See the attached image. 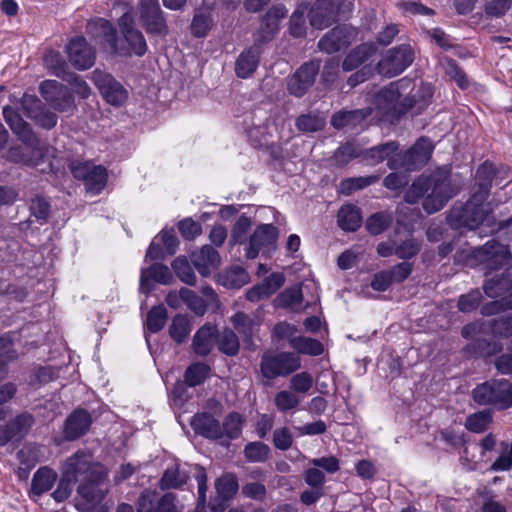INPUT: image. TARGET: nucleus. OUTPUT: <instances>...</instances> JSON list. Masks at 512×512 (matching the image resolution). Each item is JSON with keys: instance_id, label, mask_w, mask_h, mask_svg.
<instances>
[{"instance_id": "47", "label": "nucleus", "mask_w": 512, "mask_h": 512, "mask_svg": "<svg viewBox=\"0 0 512 512\" xmlns=\"http://www.w3.org/2000/svg\"><path fill=\"white\" fill-rule=\"evenodd\" d=\"M172 268L182 282L188 285H195L196 276L185 258L177 257L172 263Z\"/></svg>"}, {"instance_id": "28", "label": "nucleus", "mask_w": 512, "mask_h": 512, "mask_svg": "<svg viewBox=\"0 0 512 512\" xmlns=\"http://www.w3.org/2000/svg\"><path fill=\"white\" fill-rule=\"evenodd\" d=\"M483 250L487 255L488 266L492 269H497L511 260V254L507 246L494 240L488 241L484 245Z\"/></svg>"}, {"instance_id": "34", "label": "nucleus", "mask_w": 512, "mask_h": 512, "mask_svg": "<svg viewBox=\"0 0 512 512\" xmlns=\"http://www.w3.org/2000/svg\"><path fill=\"white\" fill-rule=\"evenodd\" d=\"M291 347L298 353L312 356L321 355L324 351L323 345L318 340L303 336L291 339Z\"/></svg>"}, {"instance_id": "7", "label": "nucleus", "mask_w": 512, "mask_h": 512, "mask_svg": "<svg viewBox=\"0 0 512 512\" xmlns=\"http://www.w3.org/2000/svg\"><path fill=\"white\" fill-rule=\"evenodd\" d=\"M351 10V3L340 0H317L309 12L310 24L324 29L333 24L342 13Z\"/></svg>"}, {"instance_id": "58", "label": "nucleus", "mask_w": 512, "mask_h": 512, "mask_svg": "<svg viewBox=\"0 0 512 512\" xmlns=\"http://www.w3.org/2000/svg\"><path fill=\"white\" fill-rule=\"evenodd\" d=\"M323 125V119L312 113L301 115L296 119L297 128L303 132L318 131Z\"/></svg>"}, {"instance_id": "31", "label": "nucleus", "mask_w": 512, "mask_h": 512, "mask_svg": "<svg viewBox=\"0 0 512 512\" xmlns=\"http://www.w3.org/2000/svg\"><path fill=\"white\" fill-rule=\"evenodd\" d=\"M189 478V473L175 463L168 467L160 482L161 489H177L184 485Z\"/></svg>"}, {"instance_id": "25", "label": "nucleus", "mask_w": 512, "mask_h": 512, "mask_svg": "<svg viewBox=\"0 0 512 512\" xmlns=\"http://www.w3.org/2000/svg\"><path fill=\"white\" fill-rule=\"evenodd\" d=\"M3 117L10 129L18 136L19 140L28 141V144L35 141V134L30 126L13 108L5 106L3 108Z\"/></svg>"}, {"instance_id": "2", "label": "nucleus", "mask_w": 512, "mask_h": 512, "mask_svg": "<svg viewBox=\"0 0 512 512\" xmlns=\"http://www.w3.org/2000/svg\"><path fill=\"white\" fill-rule=\"evenodd\" d=\"M489 183H479L473 187L472 195L464 206L454 207L449 214V222L456 228L480 229V233H492L502 224L494 215L495 204L487 201Z\"/></svg>"}, {"instance_id": "33", "label": "nucleus", "mask_w": 512, "mask_h": 512, "mask_svg": "<svg viewBox=\"0 0 512 512\" xmlns=\"http://www.w3.org/2000/svg\"><path fill=\"white\" fill-rule=\"evenodd\" d=\"M220 281L228 288H240L248 283L249 275L244 268L233 266L222 273Z\"/></svg>"}, {"instance_id": "60", "label": "nucleus", "mask_w": 512, "mask_h": 512, "mask_svg": "<svg viewBox=\"0 0 512 512\" xmlns=\"http://www.w3.org/2000/svg\"><path fill=\"white\" fill-rule=\"evenodd\" d=\"M293 440V435L287 427L277 428L273 432V444L279 450L286 451L291 448Z\"/></svg>"}, {"instance_id": "45", "label": "nucleus", "mask_w": 512, "mask_h": 512, "mask_svg": "<svg viewBox=\"0 0 512 512\" xmlns=\"http://www.w3.org/2000/svg\"><path fill=\"white\" fill-rule=\"evenodd\" d=\"M167 320V311L164 306L153 307L147 315L146 326L152 333L160 331Z\"/></svg>"}, {"instance_id": "55", "label": "nucleus", "mask_w": 512, "mask_h": 512, "mask_svg": "<svg viewBox=\"0 0 512 512\" xmlns=\"http://www.w3.org/2000/svg\"><path fill=\"white\" fill-rule=\"evenodd\" d=\"M223 436L230 439L239 437L242 431V419L238 413H230L221 425Z\"/></svg>"}, {"instance_id": "22", "label": "nucleus", "mask_w": 512, "mask_h": 512, "mask_svg": "<svg viewBox=\"0 0 512 512\" xmlns=\"http://www.w3.org/2000/svg\"><path fill=\"white\" fill-rule=\"evenodd\" d=\"M154 280L158 283L167 285L173 280V276L169 268L163 264L155 263L149 268H144L140 276V290L144 293L150 291V281Z\"/></svg>"}, {"instance_id": "20", "label": "nucleus", "mask_w": 512, "mask_h": 512, "mask_svg": "<svg viewBox=\"0 0 512 512\" xmlns=\"http://www.w3.org/2000/svg\"><path fill=\"white\" fill-rule=\"evenodd\" d=\"M92 423L90 414L82 409L75 410L66 420L64 436L67 440L73 441L83 436Z\"/></svg>"}, {"instance_id": "18", "label": "nucleus", "mask_w": 512, "mask_h": 512, "mask_svg": "<svg viewBox=\"0 0 512 512\" xmlns=\"http://www.w3.org/2000/svg\"><path fill=\"white\" fill-rule=\"evenodd\" d=\"M354 34L355 31L351 28L335 27L320 39L318 47L328 54L337 52L351 43Z\"/></svg>"}, {"instance_id": "1", "label": "nucleus", "mask_w": 512, "mask_h": 512, "mask_svg": "<svg viewBox=\"0 0 512 512\" xmlns=\"http://www.w3.org/2000/svg\"><path fill=\"white\" fill-rule=\"evenodd\" d=\"M61 474L76 482L81 481L77 492L85 503H79L78 510L87 512L104 499L106 490L100 488L99 484L106 478L107 470L101 463L94 461L89 452L78 450L67 457L61 465Z\"/></svg>"}, {"instance_id": "57", "label": "nucleus", "mask_w": 512, "mask_h": 512, "mask_svg": "<svg viewBox=\"0 0 512 512\" xmlns=\"http://www.w3.org/2000/svg\"><path fill=\"white\" fill-rule=\"evenodd\" d=\"M75 483L76 481L67 477V475L61 474L57 488L51 494L52 498L58 503L64 502L71 496Z\"/></svg>"}, {"instance_id": "14", "label": "nucleus", "mask_w": 512, "mask_h": 512, "mask_svg": "<svg viewBox=\"0 0 512 512\" xmlns=\"http://www.w3.org/2000/svg\"><path fill=\"white\" fill-rule=\"evenodd\" d=\"M140 18L147 33L158 36H165L168 33V26L158 0H141Z\"/></svg>"}, {"instance_id": "64", "label": "nucleus", "mask_w": 512, "mask_h": 512, "mask_svg": "<svg viewBox=\"0 0 512 512\" xmlns=\"http://www.w3.org/2000/svg\"><path fill=\"white\" fill-rule=\"evenodd\" d=\"M137 512H158L155 492L144 491L137 501Z\"/></svg>"}, {"instance_id": "4", "label": "nucleus", "mask_w": 512, "mask_h": 512, "mask_svg": "<svg viewBox=\"0 0 512 512\" xmlns=\"http://www.w3.org/2000/svg\"><path fill=\"white\" fill-rule=\"evenodd\" d=\"M427 193L423 202L424 210L435 213L441 210L455 194L446 175L435 173L429 177H419L413 182L405 194V201L409 204L417 203Z\"/></svg>"}, {"instance_id": "49", "label": "nucleus", "mask_w": 512, "mask_h": 512, "mask_svg": "<svg viewBox=\"0 0 512 512\" xmlns=\"http://www.w3.org/2000/svg\"><path fill=\"white\" fill-rule=\"evenodd\" d=\"M484 292L490 298H495L501 296L505 292H510L507 275L500 278L493 277L487 280L484 285Z\"/></svg>"}, {"instance_id": "37", "label": "nucleus", "mask_w": 512, "mask_h": 512, "mask_svg": "<svg viewBox=\"0 0 512 512\" xmlns=\"http://www.w3.org/2000/svg\"><path fill=\"white\" fill-rule=\"evenodd\" d=\"M397 150V145L394 142H387L375 147L370 148L365 152L366 161L371 164H377L390 156Z\"/></svg>"}, {"instance_id": "38", "label": "nucleus", "mask_w": 512, "mask_h": 512, "mask_svg": "<svg viewBox=\"0 0 512 512\" xmlns=\"http://www.w3.org/2000/svg\"><path fill=\"white\" fill-rule=\"evenodd\" d=\"M371 113L372 109L369 111L356 110L339 112L332 117L331 124L337 129L344 128L349 125H354L356 121L364 119Z\"/></svg>"}, {"instance_id": "54", "label": "nucleus", "mask_w": 512, "mask_h": 512, "mask_svg": "<svg viewBox=\"0 0 512 512\" xmlns=\"http://www.w3.org/2000/svg\"><path fill=\"white\" fill-rule=\"evenodd\" d=\"M231 321L235 329L247 338H250L256 326L255 321L248 315L238 312L232 318Z\"/></svg>"}, {"instance_id": "39", "label": "nucleus", "mask_w": 512, "mask_h": 512, "mask_svg": "<svg viewBox=\"0 0 512 512\" xmlns=\"http://www.w3.org/2000/svg\"><path fill=\"white\" fill-rule=\"evenodd\" d=\"M191 331L189 319L181 314L176 315L169 328L170 336L178 343L185 341Z\"/></svg>"}, {"instance_id": "43", "label": "nucleus", "mask_w": 512, "mask_h": 512, "mask_svg": "<svg viewBox=\"0 0 512 512\" xmlns=\"http://www.w3.org/2000/svg\"><path fill=\"white\" fill-rule=\"evenodd\" d=\"M301 399L291 390H282L275 394L274 404L278 411L287 412L299 406Z\"/></svg>"}, {"instance_id": "26", "label": "nucleus", "mask_w": 512, "mask_h": 512, "mask_svg": "<svg viewBox=\"0 0 512 512\" xmlns=\"http://www.w3.org/2000/svg\"><path fill=\"white\" fill-rule=\"evenodd\" d=\"M191 426L198 434L213 439L223 437L221 424L209 414H197L191 420Z\"/></svg>"}, {"instance_id": "17", "label": "nucleus", "mask_w": 512, "mask_h": 512, "mask_svg": "<svg viewBox=\"0 0 512 512\" xmlns=\"http://www.w3.org/2000/svg\"><path fill=\"white\" fill-rule=\"evenodd\" d=\"M40 91L46 101L59 111H69L73 107V98L68 89L55 80H46L41 83Z\"/></svg>"}, {"instance_id": "40", "label": "nucleus", "mask_w": 512, "mask_h": 512, "mask_svg": "<svg viewBox=\"0 0 512 512\" xmlns=\"http://www.w3.org/2000/svg\"><path fill=\"white\" fill-rule=\"evenodd\" d=\"M492 422V413L484 410L469 415L465 421V427L474 433L485 431Z\"/></svg>"}, {"instance_id": "27", "label": "nucleus", "mask_w": 512, "mask_h": 512, "mask_svg": "<svg viewBox=\"0 0 512 512\" xmlns=\"http://www.w3.org/2000/svg\"><path fill=\"white\" fill-rule=\"evenodd\" d=\"M217 329L214 325L205 324L194 335L193 349L196 354L206 356L213 348Z\"/></svg>"}, {"instance_id": "21", "label": "nucleus", "mask_w": 512, "mask_h": 512, "mask_svg": "<svg viewBox=\"0 0 512 512\" xmlns=\"http://www.w3.org/2000/svg\"><path fill=\"white\" fill-rule=\"evenodd\" d=\"M22 106L28 117L36 120L37 124L46 129L53 128L57 123V117L49 111H40V101L31 95H24Z\"/></svg>"}, {"instance_id": "19", "label": "nucleus", "mask_w": 512, "mask_h": 512, "mask_svg": "<svg viewBox=\"0 0 512 512\" xmlns=\"http://www.w3.org/2000/svg\"><path fill=\"white\" fill-rule=\"evenodd\" d=\"M432 151V142L427 138H421L403 155L402 166L407 170L417 169L427 163Z\"/></svg>"}, {"instance_id": "59", "label": "nucleus", "mask_w": 512, "mask_h": 512, "mask_svg": "<svg viewBox=\"0 0 512 512\" xmlns=\"http://www.w3.org/2000/svg\"><path fill=\"white\" fill-rule=\"evenodd\" d=\"M20 463L30 469L39 461V447L35 445H26L17 453Z\"/></svg>"}, {"instance_id": "30", "label": "nucleus", "mask_w": 512, "mask_h": 512, "mask_svg": "<svg viewBox=\"0 0 512 512\" xmlns=\"http://www.w3.org/2000/svg\"><path fill=\"white\" fill-rule=\"evenodd\" d=\"M375 51L376 48L371 43H364L359 45L357 48L352 50L344 59L342 64L343 71L349 72L356 69L362 63H364L371 55H373Z\"/></svg>"}, {"instance_id": "62", "label": "nucleus", "mask_w": 512, "mask_h": 512, "mask_svg": "<svg viewBox=\"0 0 512 512\" xmlns=\"http://www.w3.org/2000/svg\"><path fill=\"white\" fill-rule=\"evenodd\" d=\"M157 511L158 512H182L183 505H181L177 501L175 494L166 493L157 501Z\"/></svg>"}, {"instance_id": "13", "label": "nucleus", "mask_w": 512, "mask_h": 512, "mask_svg": "<svg viewBox=\"0 0 512 512\" xmlns=\"http://www.w3.org/2000/svg\"><path fill=\"white\" fill-rule=\"evenodd\" d=\"M278 236L276 227L271 224L259 226L250 237L246 256L249 259L256 258L260 253L269 254L275 249Z\"/></svg>"}, {"instance_id": "50", "label": "nucleus", "mask_w": 512, "mask_h": 512, "mask_svg": "<svg viewBox=\"0 0 512 512\" xmlns=\"http://www.w3.org/2000/svg\"><path fill=\"white\" fill-rule=\"evenodd\" d=\"M378 179H379L378 176L350 178L341 183L340 190L343 194L349 195L355 190L363 189V188L377 182Z\"/></svg>"}, {"instance_id": "3", "label": "nucleus", "mask_w": 512, "mask_h": 512, "mask_svg": "<svg viewBox=\"0 0 512 512\" xmlns=\"http://www.w3.org/2000/svg\"><path fill=\"white\" fill-rule=\"evenodd\" d=\"M119 27L122 38L116 37V31L109 21L99 18L88 23L87 31L93 37L107 42L118 56H143L147 51L146 40L141 31L133 26L132 15L124 13L119 19Z\"/></svg>"}, {"instance_id": "53", "label": "nucleus", "mask_w": 512, "mask_h": 512, "mask_svg": "<svg viewBox=\"0 0 512 512\" xmlns=\"http://www.w3.org/2000/svg\"><path fill=\"white\" fill-rule=\"evenodd\" d=\"M30 212H31V216L35 217V219L40 224H43L49 218L50 204L43 197L37 196L31 200Z\"/></svg>"}, {"instance_id": "12", "label": "nucleus", "mask_w": 512, "mask_h": 512, "mask_svg": "<svg viewBox=\"0 0 512 512\" xmlns=\"http://www.w3.org/2000/svg\"><path fill=\"white\" fill-rule=\"evenodd\" d=\"M320 64L309 61L301 65L287 82L288 92L295 97H302L307 93L316 80Z\"/></svg>"}, {"instance_id": "41", "label": "nucleus", "mask_w": 512, "mask_h": 512, "mask_svg": "<svg viewBox=\"0 0 512 512\" xmlns=\"http://www.w3.org/2000/svg\"><path fill=\"white\" fill-rule=\"evenodd\" d=\"M270 447L263 442H250L244 448V455L250 462H264L269 458Z\"/></svg>"}, {"instance_id": "44", "label": "nucleus", "mask_w": 512, "mask_h": 512, "mask_svg": "<svg viewBox=\"0 0 512 512\" xmlns=\"http://www.w3.org/2000/svg\"><path fill=\"white\" fill-rule=\"evenodd\" d=\"M239 340L237 335L229 329H225L218 338V348L221 352L233 356L239 351Z\"/></svg>"}, {"instance_id": "56", "label": "nucleus", "mask_w": 512, "mask_h": 512, "mask_svg": "<svg viewBox=\"0 0 512 512\" xmlns=\"http://www.w3.org/2000/svg\"><path fill=\"white\" fill-rule=\"evenodd\" d=\"M183 302L197 315H203L206 312L207 303L194 291L182 288Z\"/></svg>"}, {"instance_id": "15", "label": "nucleus", "mask_w": 512, "mask_h": 512, "mask_svg": "<svg viewBox=\"0 0 512 512\" xmlns=\"http://www.w3.org/2000/svg\"><path fill=\"white\" fill-rule=\"evenodd\" d=\"M68 60L77 70L91 68L96 60V53L93 47L84 37L72 39L66 46Z\"/></svg>"}, {"instance_id": "35", "label": "nucleus", "mask_w": 512, "mask_h": 512, "mask_svg": "<svg viewBox=\"0 0 512 512\" xmlns=\"http://www.w3.org/2000/svg\"><path fill=\"white\" fill-rule=\"evenodd\" d=\"M215 488L223 500L232 498L238 491V480L234 474L227 473L216 480Z\"/></svg>"}, {"instance_id": "29", "label": "nucleus", "mask_w": 512, "mask_h": 512, "mask_svg": "<svg viewBox=\"0 0 512 512\" xmlns=\"http://www.w3.org/2000/svg\"><path fill=\"white\" fill-rule=\"evenodd\" d=\"M259 64L258 48H250L243 51L237 61L235 71L238 77L247 78L251 76Z\"/></svg>"}, {"instance_id": "52", "label": "nucleus", "mask_w": 512, "mask_h": 512, "mask_svg": "<svg viewBox=\"0 0 512 512\" xmlns=\"http://www.w3.org/2000/svg\"><path fill=\"white\" fill-rule=\"evenodd\" d=\"M313 386V377L308 372H300L290 379V390L292 392L306 394Z\"/></svg>"}, {"instance_id": "36", "label": "nucleus", "mask_w": 512, "mask_h": 512, "mask_svg": "<svg viewBox=\"0 0 512 512\" xmlns=\"http://www.w3.org/2000/svg\"><path fill=\"white\" fill-rule=\"evenodd\" d=\"M278 306L298 311L303 302V294L300 287L295 286L286 289L277 297Z\"/></svg>"}, {"instance_id": "32", "label": "nucleus", "mask_w": 512, "mask_h": 512, "mask_svg": "<svg viewBox=\"0 0 512 512\" xmlns=\"http://www.w3.org/2000/svg\"><path fill=\"white\" fill-rule=\"evenodd\" d=\"M338 225L345 231H356L362 222L359 208L354 205L343 206L337 215Z\"/></svg>"}, {"instance_id": "48", "label": "nucleus", "mask_w": 512, "mask_h": 512, "mask_svg": "<svg viewBox=\"0 0 512 512\" xmlns=\"http://www.w3.org/2000/svg\"><path fill=\"white\" fill-rule=\"evenodd\" d=\"M34 423V419L31 414L23 413L16 416L14 419L9 421L7 424L14 433L16 438H22L27 434L29 429Z\"/></svg>"}, {"instance_id": "10", "label": "nucleus", "mask_w": 512, "mask_h": 512, "mask_svg": "<svg viewBox=\"0 0 512 512\" xmlns=\"http://www.w3.org/2000/svg\"><path fill=\"white\" fill-rule=\"evenodd\" d=\"M300 366L299 357L289 352H282L277 355H264L261 361V372L265 378L274 379L289 375Z\"/></svg>"}, {"instance_id": "8", "label": "nucleus", "mask_w": 512, "mask_h": 512, "mask_svg": "<svg viewBox=\"0 0 512 512\" xmlns=\"http://www.w3.org/2000/svg\"><path fill=\"white\" fill-rule=\"evenodd\" d=\"M22 144L12 146L6 154V158L14 163L36 166L43 162L50 152L48 145L35 136V141L20 140Z\"/></svg>"}, {"instance_id": "51", "label": "nucleus", "mask_w": 512, "mask_h": 512, "mask_svg": "<svg viewBox=\"0 0 512 512\" xmlns=\"http://www.w3.org/2000/svg\"><path fill=\"white\" fill-rule=\"evenodd\" d=\"M44 63L51 69L53 74L66 77V64L59 52L49 50L44 55Z\"/></svg>"}, {"instance_id": "46", "label": "nucleus", "mask_w": 512, "mask_h": 512, "mask_svg": "<svg viewBox=\"0 0 512 512\" xmlns=\"http://www.w3.org/2000/svg\"><path fill=\"white\" fill-rule=\"evenodd\" d=\"M391 222L392 218L388 213L378 212L367 219L366 228L371 234L378 235L385 231Z\"/></svg>"}, {"instance_id": "6", "label": "nucleus", "mask_w": 512, "mask_h": 512, "mask_svg": "<svg viewBox=\"0 0 512 512\" xmlns=\"http://www.w3.org/2000/svg\"><path fill=\"white\" fill-rule=\"evenodd\" d=\"M479 405L494 406L499 410L512 406V383L507 379H492L477 385L472 391Z\"/></svg>"}, {"instance_id": "11", "label": "nucleus", "mask_w": 512, "mask_h": 512, "mask_svg": "<svg viewBox=\"0 0 512 512\" xmlns=\"http://www.w3.org/2000/svg\"><path fill=\"white\" fill-rule=\"evenodd\" d=\"M73 176L83 180L86 189L91 194H99L107 182V171L101 165L90 162L75 161L71 164Z\"/></svg>"}, {"instance_id": "24", "label": "nucleus", "mask_w": 512, "mask_h": 512, "mask_svg": "<svg viewBox=\"0 0 512 512\" xmlns=\"http://www.w3.org/2000/svg\"><path fill=\"white\" fill-rule=\"evenodd\" d=\"M193 263L198 272L207 277L218 268L220 256L213 247L205 245L199 253L193 255Z\"/></svg>"}, {"instance_id": "61", "label": "nucleus", "mask_w": 512, "mask_h": 512, "mask_svg": "<svg viewBox=\"0 0 512 512\" xmlns=\"http://www.w3.org/2000/svg\"><path fill=\"white\" fill-rule=\"evenodd\" d=\"M303 479L307 485L314 489H322L326 481L324 472L315 466L309 467L304 471Z\"/></svg>"}, {"instance_id": "16", "label": "nucleus", "mask_w": 512, "mask_h": 512, "mask_svg": "<svg viewBox=\"0 0 512 512\" xmlns=\"http://www.w3.org/2000/svg\"><path fill=\"white\" fill-rule=\"evenodd\" d=\"M92 79L108 103L121 105L126 101L127 91L112 75L95 70L92 74Z\"/></svg>"}, {"instance_id": "63", "label": "nucleus", "mask_w": 512, "mask_h": 512, "mask_svg": "<svg viewBox=\"0 0 512 512\" xmlns=\"http://www.w3.org/2000/svg\"><path fill=\"white\" fill-rule=\"evenodd\" d=\"M420 250V244L413 238H410L395 248V254L400 259H409L415 256Z\"/></svg>"}, {"instance_id": "42", "label": "nucleus", "mask_w": 512, "mask_h": 512, "mask_svg": "<svg viewBox=\"0 0 512 512\" xmlns=\"http://www.w3.org/2000/svg\"><path fill=\"white\" fill-rule=\"evenodd\" d=\"M210 373V367L204 363H194L185 372V382L193 387L201 384Z\"/></svg>"}, {"instance_id": "23", "label": "nucleus", "mask_w": 512, "mask_h": 512, "mask_svg": "<svg viewBox=\"0 0 512 512\" xmlns=\"http://www.w3.org/2000/svg\"><path fill=\"white\" fill-rule=\"evenodd\" d=\"M58 479L55 470L48 466L40 467L33 475L30 487V497H40L49 491Z\"/></svg>"}, {"instance_id": "5", "label": "nucleus", "mask_w": 512, "mask_h": 512, "mask_svg": "<svg viewBox=\"0 0 512 512\" xmlns=\"http://www.w3.org/2000/svg\"><path fill=\"white\" fill-rule=\"evenodd\" d=\"M411 85L410 80L403 78L379 91L375 97L377 115L393 120L410 109L413 104L412 99L407 96V90Z\"/></svg>"}, {"instance_id": "9", "label": "nucleus", "mask_w": 512, "mask_h": 512, "mask_svg": "<svg viewBox=\"0 0 512 512\" xmlns=\"http://www.w3.org/2000/svg\"><path fill=\"white\" fill-rule=\"evenodd\" d=\"M414 61V51L410 45L402 44L387 51L378 64L381 74L393 77L402 73Z\"/></svg>"}]
</instances>
